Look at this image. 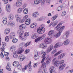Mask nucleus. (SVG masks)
<instances>
[{
    "mask_svg": "<svg viewBox=\"0 0 73 73\" xmlns=\"http://www.w3.org/2000/svg\"><path fill=\"white\" fill-rule=\"evenodd\" d=\"M46 53V52H44L42 57V58L43 59L41 61V63L42 64V68H46V63H45V62H44L45 59V58H46V57H45Z\"/></svg>",
    "mask_w": 73,
    "mask_h": 73,
    "instance_id": "f257e3e1",
    "label": "nucleus"
},
{
    "mask_svg": "<svg viewBox=\"0 0 73 73\" xmlns=\"http://www.w3.org/2000/svg\"><path fill=\"white\" fill-rule=\"evenodd\" d=\"M45 31V28L40 27L38 28L37 29V32L39 34H42L44 33Z\"/></svg>",
    "mask_w": 73,
    "mask_h": 73,
    "instance_id": "f03ea898",
    "label": "nucleus"
},
{
    "mask_svg": "<svg viewBox=\"0 0 73 73\" xmlns=\"http://www.w3.org/2000/svg\"><path fill=\"white\" fill-rule=\"evenodd\" d=\"M31 61L30 62L28 65H26L24 67L25 69L26 70L27 68H28V67L29 68L28 69V70L30 72H31V71H32V66H31Z\"/></svg>",
    "mask_w": 73,
    "mask_h": 73,
    "instance_id": "7ed1b4c3",
    "label": "nucleus"
},
{
    "mask_svg": "<svg viewBox=\"0 0 73 73\" xmlns=\"http://www.w3.org/2000/svg\"><path fill=\"white\" fill-rule=\"evenodd\" d=\"M52 62L54 63V65L55 67H58V60H56V58H55L53 60Z\"/></svg>",
    "mask_w": 73,
    "mask_h": 73,
    "instance_id": "20e7f679",
    "label": "nucleus"
},
{
    "mask_svg": "<svg viewBox=\"0 0 73 73\" xmlns=\"http://www.w3.org/2000/svg\"><path fill=\"white\" fill-rule=\"evenodd\" d=\"M38 52L36 50H35L34 52V58L35 60H38L39 58H40V56L38 55Z\"/></svg>",
    "mask_w": 73,
    "mask_h": 73,
    "instance_id": "39448f33",
    "label": "nucleus"
},
{
    "mask_svg": "<svg viewBox=\"0 0 73 73\" xmlns=\"http://www.w3.org/2000/svg\"><path fill=\"white\" fill-rule=\"evenodd\" d=\"M60 24H59L55 27L57 31H60V30H63L65 29V27L64 26H62L61 27Z\"/></svg>",
    "mask_w": 73,
    "mask_h": 73,
    "instance_id": "423d86ee",
    "label": "nucleus"
},
{
    "mask_svg": "<svg viewBox=\"0 0 73 73\" xmlns=\"http://www.w3.org/2000/svg\"><path fill=\"white\" fill-rule=\"evenodd\" d=\"M17 33L18 35H20L19 36V38H21V40H25V38H23L22 37V36H23V33H21V30H19L17 32Z\"/></svg>",
    "mask_w": 73,
    "mask_h": 73,
    "instance_id": "0eeeda50",
    "label": "nucleus"
},
{
    "mask_svg": "<svg viewBox=\"0 0 73 73\" xmlns=\"http://www.w3.org/2000/svg\"><path fill=\"white\" fill-rule=\"evenodd\" d=\"M51 41L52 40L50 38H46L44 40V42L46 43V44H50Z\"/></svg>",
    "mask_w": 73,
    "mask_h": 73,
    "instance_id": "6e6552de",
    "label": "nucleus"
},
{
    "mask_svg": "<svg viewBox=\"0 0 73 73\" xmlns=\"http://www.w3.org/2000/svg\"><path fill=\"white\" fill-rule=\"evenodd\" d=\"M46 44L44 43H42L39 45V47L40 48H44V49H45L46 47Z\"/></svg>",
    "mask_w": 73,
    "mask_h": 73,
    "instance_id": "1a4fd4ad",
    "label": "nucleus"
},
{
    "mask_svg": "<svg viewBox=\"0 0 73 73\" xmlns=\"http://www.w3.org/2000/svg\"><path fill=\"white\" fill-rule=\"evenodd\" d=\"M46 1V3H49L50 2V0H41L40 1V3L42 5H43Z\"/></svg>",
    "mask_w": 73,
    "mask_h": 73,
    "instance_id": "9d476101",
    "label": "nucleus"
},
{
    "mask_svg": "<svg viewBox=\"0 0 73 73\" xmlns=\"http://www.w3.org/2000/svg\"><path fill=\"white\" fill-rule=\"evenodd\" d=\"M22 0H18L16 4V6L17 7H20L22 4Z\"/></svg>",
    "mask_w": 73,
    "mask_h": 73,
    "instance_id": "9b49d317",
    "label": "nucleus"
},
{
    "mask_svg": "<svg viewBox=\"0 0 73 73\" xmlns=\"http://www.w3.org/2000/svg\"><path fill=\"white\" fill-rule=\"evenodd\" d=\"M19 59H20V61H23L25 58V56L24 55H19Z\"/></svg>",
    "mask_w": 73,
    "mask_h": 73,
    "instance_id": "f8f14e48",
    "label": "nucleus"
},
{
    "mask_svg": "<svg viewBox=\"0 0 73 73\" xmlns=\"http://www.w3.org/2000/svg\"><path fill=\"white\" fill-rule=\"evenodd\" d=\"M53 33H54V31L53 30H51L49 32L48 35L50 37L52 38L53 36Z\"/></svg>",
    "mask_w": 73,
    "mask_h": 73,
    "instance_id": "ddd939ff",
    "label": "nucleus"
},
{
    "mask_svg": "<svg viewBox=\"0 0 73 73\" xmlns=\"http://www.w3.org/2000/svg\"><path fill=\"white\" fill-rule=\"evenodd\" d=\"M53 45H50L49 46L47 50V52H50V51L53 49Z\"/></svg>",
    "mask_w": 73,
    "mask_h": 73,
    "instance_id": "4468645a",
    "label": "nucleus"
},
{
    "mask_svg": "<svg viewBox=\"0 0 73 73\" xmlns=\"http://www.w3.org/2000/svg\"><path fill=\"white\" fill-rule=\"evenodd\" d=\"M28 18V15L25 16L23 18V19H21L20 21V23H23L25 20H27Z\"/></svg>",
    "mask_w": 73,
    "mask_h": 73,
    "instance_id": "2eb2a0df",
    "label": "nucleus"
},
{
    "mask_svg": "<svg viewBox=\"0 0 73 73\" xmlns=\"http://www.w3.org/2000/svg\"><path fill=\"white\" fill-rule=\"evenodd\" d=\"M62 32V31L60 30L57 33V34L55 35H54V37H56V38H57L58 37H59L60 35H61V33Z\"/></svg>",
    "mask_w": 73,
    "mask_h": 73,
    "instance_id": "dca6fc26",
    "label": "nucleus"
},
{
    "mask_svg": "<svg viewBox=\"0 0 73 73\" xmlns=\"http://www.w3.org/2000/svg\"><path fill=\"white\" fill-rule=\"evenodd\" d=\"M6 10L8 12H10L11 10H10V5L9 4H7L6 7Z\"/></svg>",
    "mask_w": 73,
    "mask_h": 73,
    "instance_id": "f3484780",
    "label": "nucleus"
},
{
    "mask_svg": "<svg viewBox=\"0 0 73 73\" xmlns=\"http://www.w3.org/2000/svg\"><path fill=\"white\" fill-rule=\"evenodd\" d=\"M65 66V64H64L60 66L59 67V70H62Z\"/></svg>",
    "mask_w": 73,
    "mask_h": 73,
    "instance_id": "a211bd4d",
    "label": "nucleus"
},
{
    "mask_svg": "<svg viewBox=\"0 0 73 73\" xmlns=\"http://www.w3.org/2000/svg\"><path fill=\"white\" fill-rule=\"evenodd\" d=\"M6 68L7 70L9 71H11V64L9 63H7V66H6Z\"/></svg>",
    "mask_w": 73,
    "mask_h": 73,
    "instance_id": "6ab92c4d",
    "label": "nucleus"
},
{
    "mask_svg": "<svg viewBox=\"0 0 73 73\" xmlns=\"http://www.w3.org/2000/svg\"><path fill=\"white\" fill-rule=\"evenodd\" d=\"M15 33L14 32H12L10 33L9 35L10 38L12 39L15 37Z\"/></svg>",
    "mask_w": 73,
    "mask_h": 73,
    "instance_id": "aec40b11",
    "label": "nucleus"
},
{
    "mask_svg": "<svg viewBox=\"0 0 73 73\" xmlns=\"http://www.w3.org/2000/svg\"><path fill=\"white\" fill-rule=\"evenodd\" d=\"M57 23H58V21H56L55 22H52L50 23V25H52V27H55V25H56L57 24Z\"/></svg>",
    "mask_w": 73,
    "mask_h": 73,
    "instance_id": "412c9836",
    "label": "nucleus"
},
{
    "mask_svg": "<svg viewBox=\"0 0 73 73\" xmlns=\"http://www.w3.org/2000/svg\"><path fill=\"white\" fill-rule=\"evenodd\" d=\"M54 67L53 66H52L50 68L51 70H50V73H57V72L55 71V70H54Z\"/></svg>",
    "mask_w": 73,
    "mask_h": 73,
    "instance_id": "4be33fe9",
    "label": "nucleus"
},
{
    "mask_svg": "<svg viewBox=\"0 0 73 73\" xmlns=\"http://www.w3.org/2000/svg\"><path fill=\"white\" fill-rule=\"evenodd\" d=\"M18 51H17V52L18 54H21V53H22L24 51V49L23 48H20L18 49Z\"/></svg>",
    "mask_w": 73,
    "mask_h": 73,
    "instance_id": "5701e85b",
    "label": "nucleus"
},
{
    "mask_svg": "<svg viewBox=\"0 0 73 73\" xmlns=\"http://www.w3.org/2000/svg\"><path fill=\"white\" fill-rule=\"evenodd\" d=\"M10 32V29L9 28H7L5 29L4 31V33L5 35H7Z\"/></svg>",
    "mask_w": 73,
    "mask_h": 73,
    "instance_id": "b1692460",
    "label": "nucleus"
},
{
    "mask_svg": "<svg viewBox=\"0 0 73 73\" xmlns=\"http://www.w3.org/2000/svg\"><path fill=\"white\" fill-rule=\"evenodd\" d=\"M18 54H19V53H18L17 51L14 52L13 53V56L14 58H17L18 56Z\"/></svg>",
    "mask_w": 73,
    "mask_h": 73,
    "instance_id": "393cba45",
    "label": "nucleus"
},
{
    "mask_svg": "<svg viewBox=\"0 0 73 73\" xmlns=\"http://www.w3.org/2000/svg\"><path fill=\"white\" fill-rule=\"evenodd\" d=\"M8 26H11V27H14L15 25V22H10L7 24Z\"/></svg>",
    "mask_w": 73,
    "mask_h": 73,
    "instance_id": "a878e982",
    "label": "nucleus"
},
{
    "mask_svg": "<svg viewBox=\"0 0 73 73\" xmlns=\"http://www.w3.org/2000/svg\"><path fill=\"white\" fill-rule=\"evenodd\" d=\"M2 20L4 24L5 25L7 23V19L6 18L4 17L3 18Z\"/></svg>",
    "mask_w": 73,
    "mask_h": 73,
    "instance_id": "bb28decb",
    "label": "nucleus"
},
{
    "mask_svg": "<svg viewBox=\"0 0 73 73\" xmlns=\"http://www.w3.org/2000/svg\"><path fill=\"white\" fill-rule=\"evenodd\" d=\"M19 64V62L16 61H14L13 63V64L14 66H17Z\"/></svg>",
    "mask_w": 73,
    "mask_h": 73,
    "instance_id": "cd10ccee",
    "label": "nucleus"
},
{
    "mask_svg": "<svg viewBox=\"0 0 73 73\" xmlns=\"http://www.w3.org/2000/svg\"><path fill=\"white\" fill-rule=\"evenodd\" d=\"M62 50L59 51L54 55V57H56V56H57L58 54H60V53H62Z\"/></svg>",
    "mask_w": 73,
    "mask_h": 73,
    "instance_id": "c85d7f7f",
    "label": "nucleus"
},
{
    "mask_svg": "<svg viewBox=\"0 0 73 73\" xmlns=\"http://www.w3.org/2000/svg\"><path fill=\"white\" fill-rule=\"evenodd\" d=\"M58 14H56L52 18V21H54L57 19V18L58 17Z\"/></svg>",
    "mask_w": 73,
    "mask_h": 73,
    "instance_id": "c756f323",
    "label": "nucleus"
},
{
    "mask_svg": "<svg viewBox=\"0 0 73 73\" xmlns=\"http://www.w3.org/2000/svg\"><path fill=\"white\" fill-rule=\"evenodd\" d=\"M16 46H11L10 48V50L11 52H13L16 50Z\"/></svg>",
    "mask_w": 73,
    "mask_h": 73,
    "instance_id": "7c9ffc66",
    "label": "nucleus"
},
{
    "mask_svg": "<svg viewBox=\"0 0 73 73\" xmlns=\"http://www.w3.org/2000/svg\"><path fill=\"white\" fill-rule=\"evenodd\" d=\"M31 19H27L25 22V24H26V25H29V24H30V23H31Z\"/></svg>",
    "mask_w": 73,
    "mask_h": 73,
    "instance_id": "2f4dec72",
    "label": "nucleus"
},
{
    "mask_svg": "<svg viewBox=\"0 0 73 73\" xmlns=\"http://www.w3.org/2000/svg\"><path fill=\"white\" fill-rule=\"evenodd\" d=\"M70 42V40H69V39H67L64 42V44L65 45H68L69 44Z\"/></svg>",
    "mask_w": 73,
    "mask_h": 73,
    "instance_id": "473e14b6",
    "label": "nucleus"
},
{
    "mask_svg": "<svg viewBox=\"0 0 73 73\" xmlns=\"http://www.w3.org/2000/svg\"><path fill=\"white\" fill-rule=\"evenodd\" d=\"M41 39L40 38V37H39L36 39L35 40V42H39V41H41Z\"/></svg>",
    "mask_w": 73,
    "mask_h": 73,
    "instance_id": "72a5a7b5",
    "label": "nucleus"
},
{
    "mask_svg": "<svg viewBox=\"0 0 73 73\" xmlns=\"http://www.w3.org/2000/svg\"><path fill=\"white\" fill-rule=\"evenodd\" d=\"M23 12L25 14H27L28 13V9L25 8L23 11Z\"/></svg>",
    "mask_w": 73,
    "mask_h": 73,
    "instance_id": "f704fd0d",
    "label": "nucleus"
},
{
    "mask_svg": "<svg viewBox=\"0 0 73 73\" xmlns=\"http://www.w3.org/2000/svg\"><path fill=\"white\" fill-rule=\"evenodd\" d=\"M38 13H34L32 14V16L34 17L38 16Z\"/></svg>",
    "mask_w": 73,
    "mask_h": 73,
    "instance_id": "c9c22d12",
    "label": "nucleus"
},
{
    "mask_svg": "<svg viewBox=\"0 0 73 73\" xmlns=\"http://www.w3.org/2000/svg\"><path fill=\"white\" fill-rule=\"evenodd\" d=\"M25 43H23L22 44H19V48H23L24 46H25Z\"/></svg>",
    "mask_w": 73,
    "mask_h": 73,
    "instance_id": "e433bc0d",
    "label": "nucleus"
},
{
    "mask_svg": "<svg viewBox=\"0 0 73 73\" xmlns=\"http://www.w3.org/2000/svg\"><path fill=\"white\" fill-rule=\"evenodd\" d=\"M36 26L37 23H34L31 25V28H33L35 27Z\"/></svg>",
    "mask_w": 73,
    "mask_h": 73,
    "instance_id": "4c0bfd02",
    "label": "nucleus"
},
{
    "mask_svg": "<svg viewBox=\"0 0 73 73\" xmlns=\"http://www.w3.org/2000/svg\"><path fill=\"white\" fill-rule=\"evenodd\" d=\"M13 18H14V16L12 15H10L9 17V19L10 20H12L13 19Z\"/></svg>",
    "mask_w": 73,
    "mask_h": 73,
    "instance_id": "58836bf2",
    "label": "nucleus"
},
{
    "mask_svg": "<svg viewBox=\"0 0 73 73\" xmlns=\"http://www.w3.org/2000/svg\"><path fill=\"white\" fill-rule=\"evenodd\" d=\"M29 36V34L28 33H25V34L24 35V37H22V38H25L24 40H25V38L27 37V36ZM24 40L23 41H24Z\"/></svg>",
    "mask_w": 73,
    "mask_h": 73,
    "instance_id": "ea45409f",
    "label": "nucleus"
},
{
    "mask_svg": "<svg viewBox=\"0 0 73 73\" xmlns=\"http://www.w3.org/2000/svg\"><path fill=\"white\" fill-rule=\"evenodd\" d=\"M12 42L13 43H16L17 42L18 40L16 38H14L12 40Z\"/></svg>",
    "mask_w": 73,
    "mask_h": 73,
    "instance_id": "a19ab883",
    "label": "nucleus"
},
{
    "mask_svg": "<svg viewBox=\"0 0 73 73\" xmlns=\"http://www.w3.org/2000/svg\"><path fill=\"white\" fill-rule=\"evenodd\" d=\"M51 58H48L46 61V64H49L50 63V62L51 61Z\"/></svg>",
    "mask_w": 73,
    "mask_h": 73,
    "instance_id": "79ce46f5",
    "label": "nucleus"
},
{
    "mask_svg": "<svg viewBox=\"0 0 73 73\" xmlns=\"http://www.w3.org/2000/svg\"><path fill=\"white\" fill-rule=\"evenodd\" d=\"M58 64H60V65H61L62 64L64 63V60H60V62L59 61V60H58Z\"/></svg>",
    "mask_w": 73,
    "mask_h": 73,
    "instance_id": "37998d69",
    "label": "nucleus"
},
{
    "mask_svg": "<svg viewBox=\"0 0 73 73\" xmlns=\"http://www.w3.org/2000/svg\"><path fill=\"white\" fill-rule=\"evenodd\" d=\"M23 11V8H20L18 10L17 12L18 13H21Z\"/></svg>",
    "mask_w": 73,
    "mask_h": 73,
    "instance_id": "c03bdc74",
    "label": "nucleus"
},
{
    "mask_svg": "<svg viewBox=\"0 0 73 73\" xmlns=\"http://www.w3.org/2000/svg\"><path fill=\"white\" fill-rule=\"evenodd\" d=\"M46 36V35L45 34H43L42 36H41L40 37V39H41V40H43V39H44V38H45V37Z\"/></svg>",
    "mask_w": 73,
    "mask_h": 73,
    "instance_id": "a18cd8bd",
    "label": "nucleus"
},
{
    "mask_svg": "<svg viewBox=\"0 0 73 73\" xmlns=\"http://www.w3.org/2000/svg\"><path fill=\"white\" fill-rule=\"evenodd\" d=\"M68 36L65 34L63 36L62 38V39H64V40H66Z\"/></svg>",
    "mask_w": 73,
    "mask_h": 73,
    "instance_id": "49530a36",
    "label": "nucleus"
},
{
    "mask_svg": "<svg viewBox=\"0 0 73 73\" xmlns=\"http://www.w3.org/2000/svg\"><path fill=\"white\" fill-rule=\"evenodd\" d=\"M56 44L59 47H60V46H62L63 45L62 43L61 42H58L56 43Z\"/></svg>",
    "mask_w": 73,
    "mask_h": 73,
    "instance_id": "de8ad7c7",
    "label": "nucleus"
},
{
    "mask_svg": "<svg viewBox=\"0 0 73 73\" xmlns=\"http://www.w3.org/2000/svg\"><path fill=\"white\" fill-rule=\"evenodd\" d=\"M37 37L35 35V34H33L32 35L31 38L33 39H35V38H36Z\"/></svg>",
    "mask_w": 73,
    "mask_h": 73,
    "instance_id": "09e8293b",
    "label": "nucleus"
},
{
    "mask_svg": "<svg viewBox=\"0 0 73 73\" xmlns=\"http://www.w3.org/2000/svg\"><path fill=\"white\" fill-rule=\"evenodd\" d=\"M57 51V49H55L51 53V54H54V53H56V52Z\"/></svg>",
    "mask_w": 73,
    "mask_h": 73,
    "instance_id": "8fccbe9b",
    "label": "nucleus"
},
{
    "mask_svg": "<svg viewBox=\"0 0 73 73\" xmlns=\"http://www.w3.org/2000/svg\"><path fill=\"white\" fill-rule=\"evenodd\" d=\"M5 40L7 42H8L9 41V37L8 36H6L5 38Z\"/></svg>",
    "mask_w": 73,
    "mask_h": 73,
    "instance_id": "3c124183",
    "label": "nucleus"
},
{
    "mask_svg": "<svg viewBox=\"0 0 73 73\" xmlns=\"http://www.w3.org/2000/svg\"><path fill=\"white\" fill-rule=\"evenodd\" d=\"M21 20V18L18 17L17 18L16 21L17 22H20Z\"/></svg>",
    "mask_w": 73,
    "mask_h": 73,
    "instance_id": "603ef678",
    "label": "nucleus"
},
{
    "mask_svg": "<svg viewBox=\"0 0 73 73\" xmlns=\"http://www.w3.org/2000/svg\"><path fill=\"white\" fill-rule=\"evenodd\" d=\"M2 45L3 48H4V47L6 46V44L5 42H3L2 44Z\"/></svg>",
    "mask_w": 73,
    "mask_h": 73,
    "instance_id": "864d4df0",
    "label": "nucleus"
},
{
    "mask_svg": "<svg viewBox=\"0 0 73 73\" xmlns=\"http://www.w3.org/2000/svg\"><path fill=\"white\" fill-rule=\"evenodd\" d=\"M64 35H66L67 37H68L69 35V32L68 31H66L65 34Z\"/></svg>",
    "mask_w": 73,
    "mask_h": 73,
    "instance_id": "5fc2aeb1",
    "label": "nucleus"
},
{
    "mask_svg": "<svg viewBox=\"0 0 73 73\" xmlns=\"http://www.w3.org/2000/svg\"><path fill=\"white\" fill-rule=\"evenodd\" d=\"M66 12L65 11H64L62 13V15L63 16H65V15H66Z\"/></svg>",
    "mask_w": 73,
    "mask_h": 73,
    "instance_id": "6e6d98bb",
    "label": "nucleus"
},
{
    "mask_svg": "<svg viewBox=\"0 0 73 73\" xmlns=\"http://www.w3.org/2000/svg\"><path fill=\"white\" fill-rule=\"evenodd\" d=\"M2 1H4V4H7L8 3V0H2Z\"/></svg>",
    "mask_w": 73,
    "mask_h": 73,
    "instance_id": "4d7b16f0",
    "label": "nucleus"
},
{
    "mask_svg": "<svg viewBox=\"0 0 73 73\" xmlns=\"http://www.w3.org/2000/svg\"><path fill=\"white\" fill-rule=\"evenodd\" d=\"M31 43V42H28L27 43H26V44H25V46H28V45H30Z\"/></svg>",
    "mask_w": 73,
    "mask_h": 73,
    "instance_id": "13d9d810",
    "label": "nucleus"
},
{
    "mask_svg": "<svg viewBox=\"0 0 73 73\" xmlns=\"http://www.w3.org/2000/svg\"><path fill=\"white\" fill-rule=\"evenodd\" d=\"M62 7H61V6H60L58 8V11H61V10H62Z\"/></svg>",
    "mask_w": 73,
    "mask_h": 73,
    "instance_id": "bf43d9fd",
    "label": "nucleus"
},
{
    "mask_svg": "<svg viewBox=\"0 0 73 73\" xmlns=\"http://www.w3.org/2000/svg\"><path fill=\"white\" fill-rule=\"evenodd\" d=\"M29 50L27 49L25 51V54H27V53H29Z\"/></svg>",
    "mask_w": 73,
    "mask_h": 73,
    "instance_id": "052dcab7",
    "label": "nucleus"
},
{
    "mask_svg": "<svg viewBox=\"0 0 73 73\" xmlns=\"http://www.w3.org/2000/svg\"><path fill=\"white\" fill-rule=\"evenodd\" d=\"M0 56L2 58L4 57V55L3 54V52H1L0 55Z\"/></svg>",
    "mask_w": 73,
    "mask_h": 73,
    "instance_id": "680f3d73",
    "label": "nucleus"
},
{
    "mask_svg": "<svg viewBox=\"0 0 73 73\" xmlns=\"http://www.w3.org/2000/svg\"><path fill=\"white\" fill-rule=\"evenodd\" d=\"M37 63H36L34 64L33 65L34 68H36V67H37Z\"/></svg>",
    "mask_w": 73,
    "mask_h": 73,
    "instance_id": "e2e57ef3",
    "label": "nucleus"
},
{
    "mask_svg": "<svg viewBox=\"0 0 73 73\" xmlns=\"http://www.w3.org/2000/svg\"><path fill=\"white\" fill-rule=\"evenodd\" d=\"M44 19V17H42V18H40L38 19V21H41L42 20Z\"/></svg>",
    "mask_w": 73,
    "mask_h": 73,
    "instance_id": "0e129e2a",
    "label": "nucleus"
},
{
    "mask_svg": "<svg viewBox=\"0 0 73 73\" xmlns=\"http://www.w3.org/2000/svg\"><path fill=\"white\" fill-rule=\"evenodd\" d=\"M21 25L22 27V29H25V25Z\"/></svg>",
    "mask_w": 73,
    "mask_h": 73,
    "instance_id": "69168bd1",
    "label": "nucleus"
},
{
    "mask_svg": "<svg viewBox=\"0 0 73 73\" xmlns=\"http://www.w3.org/2000/svg\"><path fill=\"white\" fill-rule=\"evenodd\" d=\"M34 4H39V3H38V1H37L36 0H35L34 1Z\"/></svg>",
    "mask_w": 73,
    "mask_h": 73,
    "instance_id": "338daca9",
    "label": "nucleus"
},
{
    "mask_svg": "<svg viewBox=\"0 0 73 73\" xmlns=\"http://www.w3.org/2000/svg\"><path fill=\"white\" fill-rule=\"evenodd\" d=\"M63 58V57L61 55L58 56V59H61V58Z\"/></svg>",
    "mask_w": 73,
    "mask_h": 73,
    "instance_id": "774afa93",
    "label": "nucleus"
}]
</instances>
